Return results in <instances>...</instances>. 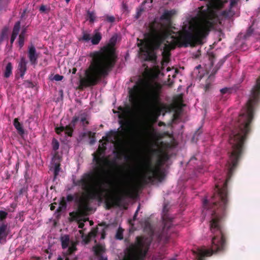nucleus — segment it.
<instances>
[{
	"mask_svg": "<svg viewBox=\"0 0 260 260\" xmlns=\"http://www.w3.org/2000/svg\"><path fill=\"white\" fill-rule=\"evenodd\" d=\"M105 147L98 148L97 153L93 154V161L96 166L94 168V173L84 174L82 178L75 182V185L81 187L86 194L80 196L76 193L74 196L69 194L66 197V201H73L78 204L76 212L69 213L71 220H78L80 217L88 215L92 211L90 200H98L101 201L103 198V193L109 191L107 187L113 185V182L110 177V172L105 169L104 165H112L116 166L115 161H110L104 156H101L104 153Z\"/></svg>",
	"mask_w": 260,
	"mask_h": 260,
	"instance_id": "f257e3e1",
	"label": "nucleus"
},
{
	"mask_svg": "<svg viewBox=\"0 0 260 260\" xmlns=\"http://www.w3.org/2000/svg\"><path fill=\"white\" fill-rule=\"evenodd\" d=\"M215 186L216 191L212 197L211 203L209 204L206 199L203 202L204 207L211 210V212L210 228L214 235L212 244L209 249H198L196 252H194L197 260H204L205 256L222 251L226 246V235L220 221L225 215L229 203L228 180L224 181L221 187L219 184H216Z\"/></svg>",
	"mask_w": 260,
	"mask_h": 260,
	"instance_id": "f03ea898",
	"label": "nucleus"
},
{
	"mask_svg": "<svg viewBox=\"0 0 260 260\" xmlns=\"http://www.w3.org/2000/svg\"><path fill=\"white\" fill-rule=\"evenodd\" d=\"M116 40L112 37L110 44L104 46L100 51L90 53L92 59L89 66L85 71L84 77L80 78V89L97 85L112 70L117 58L114 48Z\"/></svg>",
	"mask_w": 260,
	"mask_h": 260,
	"instance_id": "7ed1b4c3",
	"label": "nucleus"
},
{
	"mask_svg": "<svg viewBox=\"0 0 260 260\" xmlns=\"http://www.w3.org/2000/svg\"><path fill=\"white\" fill-rule=\"evenodd\" d=\"M219 2L214 3L206 10L201 11L200 17L193 18L189 23L188 30H183L179 32L177 38L176 44L179 47H187L201 44L203 40L217 24V19L214 9L220 8Z\"/></svg>",
	"mask_w": 260,
	"mask_h": 260,
	"instance_id": "20e7f679",
	"label": "nucleus"
},
{
	"mask_svg": "<svg viewBox=\"0 0 260 260\" xmlns=\"http://www.w3.org/2000/svg\"><path fill=\"white\" fill-rule=\"evenodd\" d=\"M170 155L166 152L159 155L155 167L152 166L151 158L149 157L145 159L142 166V183L146 185L153 182L154 180L161 181L165 178V174L161 167L170 159Z\"/></svg>",
	"mask_w": 260,
	"mask_h": 260,
	"instance_id": "39448f33",
	"label": "nucleus"
},
{
	"mask_svg": "<svg viewBox=\"0 0 260 260\" xmlns=\"http://www.w3.org/2000/svg\"><path fill=\"white\" fill-rule=\"evenodd\" d=\"M239 130L237 133H233L230 136V143L232 146L233 150L230 155L228 161V174L230 177L232 175L235 169L237 166L241 157L243 146L244 144V124L242 122L239 124Z\"/></svg>",
	"mask_w": 260,
	"mask_h": 260,
	"instance_id": "423d86ee",
	"label": "nucleus"
},
{
	"mask_svg": "<svg viewBox=\"0 0 260 260\" xmlns=\"http://www.w3.org/2000/svg\"><path fill=\"white\" fill-rule=\"evenodd\" d=\"M260 103V76L251 89L249 98L245 104V141L247 135L251 131L250 124L254 119L256 109Z\"/></svg>",
	"mask_w": 260,
	"mask_h": 260,
	"instance_id": "0eeeda50",
	"label": "nucleus"
},
{
	"mask_svg": "<svg viewBox=\"0 0 260 260\" xmlns=\"http://www.w3.org/2000/svg\"><path fill=\"white\" fill-rule=\"evenodd\" d=\"M151 243V238L137 236L134 243L125 250L124 260H144Z\"/></svg>",
	"mask_w": 260,
	"mask_h": 260,
	"instance_id": "6e6552de",
	"label": "nucleus"
},
{
	"mask_svg": "<svg viewBox=\"0 0 260 260\" xmlns=\"http://www.w3.org/2000/svg\"><path fill=\"white\" fill-rule=\"evenodd\" d=\"M142 108L144 111L151 116H159L162 108L158 91L151 88L147 92L143 100Z\"/></svg>",
	"mask_w": 260,
	"mask_h": 260,
	"instance_id": "1a4fd4ad",
	"label": "nucleus"
},
{
	"mask_svg": "<svg viewBox=\"0 0 260 260\" xmlns=\"http://www.w3.org/2000/svg\"><path fill=\"white\" fill-rule=\"evenodd\" d=\"M172 221H167L164 222L162 230L159 232L155 233L151 223L148 221H145L144 225V229L148 232L153 237L157 239L158 242L164 241L167 243L171 237V232H172Z\"/></svg>",
	"mask_w": 260,
	"mask_h": 260,
	"instance_id": "9d476101",
	"label": "nucleus"
},
{
	"mask_svg": "<svg viewBox=\"0 0 260 260\" xmlns=\"http://www.w3.org/2000/svg\"><path fill=\"white\" fill-rule=\"evenodd\" d=\"M114 196L106 195L105 204L107 209H110L114 206H119L126 197H131L132 192L128 188L117 189Z\"/></svg>",
	"mask_w": 260,
	"mask_h": 260,
	"instance_id": "9b49d317",
	"label": "nucleus"
},
{
	"mask_svg": "<svg viewBox=\"0 0 260 260\" xmlns=\"http://www.w3.org/2000/svg\"><path fill=\"white\" fill-rule=\"evenodd\" d=\"M155 23V21L153 22L150 26V30L153 34L151 44L154 49H158L167 38L168 34L166 32L158 31L157 29L154 27Z\"/></svg>",
	"mask_w": 260,
	"mask_h": 260,
	"instance_id": "f8f14e48",
	"label": "nucleus"
},
{
	"mask_svg": "<svg viewBox=\"0 0 260 260\" xmlns=\"http://www.w3.org/2000/svg\"><path fill=\"white\" fill-rule=\"evenodd\" d=\"M143 45V46L140 48V51L142 58L146 61H151L155 62L156 60V55L153 50H152L150 46L146 43H144L142 40L141 43L139 44L138 46Z\"/></svg>",
	"mask_w": 260,
	"mask_h": 260,
	"instance_id": "ddd939ff",
	"label": "nucleus"
},
{
	"mask_svg": "<svg viewBox=\"0 0 260 260\" xmlns=\"http://www.w3.org/2000/svg\"><path fill=\"white\" fill-rule=\"evenodd\" d=\"M60 241L62 249H67L66 254L71 255L73 254L76 250V245L74 243H72L71 246H69L70 242V237L68 235H64L60 237Z\"/></svg>",
	"mask_w": 260,
	"mask_h": 260,
	"instance_id": "4468645a",
	"label": "nucleus"
},
{
	"mask_svg": "<svg viewBox=\"0 0 260 260\" xmlns=\"http://www.w3.org/2000/svg\"><path fill=\"white\" fill-rule=\"evenodd\" d=\"M139 91L140 87L137 85H135L133 89H131L129 92V101L136 109H139L140 108L139 102Z\"/></svg>",
	"mask_w": 260,
	"mask_h": 260,
	"instance_id": "2eb2a0df",
	"label": "nucleus"
},
{
	"mask_svg": "<svg viewBox=\"0 0 260 260\" xmlns=\"http://www.w3.org/2000/svg\"><path fill=\"white\" fill-rule=\"evenodd\" d=\"M177 44L175 41H173L171 43L168 44H165L163 48L162 55L165 61L166 62L169 61L170 57L171 56V51L176 48Z\"/></svg>",
	"mask_w": 260,
	"mask_h": 260,
	"instance_id": "dca6fc26",
	"label": "nucleus"
},
{
	"mask_svg": "<svg viewBox=\"0 0 260 260\" xmlns=\"http://www.w3.org/2000/svg\"><path fill=\"white\" fill-rule=\"evenodd\" d=\"M27 56L31 65H36L38 63L39 54L37 53L35 47L33 45L28 47Z\"/></svg>",
	"mask_w": 260,
	"mask_h": 260,
	"instance_id": "f3484780",
	"label": "nucleus"
},
{
	"mask_svg": "<svg viewBox=\"0 0 260 260\" xmlns=\"http://www.w3.org/2000/svg\"><path fill=\"white\" fill-rule=\"evenodd\" d=\"M74 127L70 125V124L64 126H60L59 127H56L55 128V131L57 135H60L61 133L63 132H65V134L68 135L69 137H72L73 135V133L74 131Z\"/></svg>",
	"mask_w": 260,
	"mask_h": 260,
	"instance_id": "a211bd4d",
	"label": "nucleus"
},
{
	"mask_svg": "<svg viewBox=\"0 0 260 260\" xmlns=\"http://www.w3.org/2000/svg\"><path fill=\"white\" fill-rule=\"evenodd\" d=\"M238 1V0H231L229 9L222 11L220 14L218 13V16L224 18H230L232 17L234 15V13L231 9L237 3Z\"/></svg>",
	"mask_w": 260,
	"mask_h": 260,
	"instance_id": "6ab92c4d",
	"label": "nucleus"
},
{
	"mask_svg": "<svg viewBox=\"0 0 260 260\" xmlns=\"http://www.w3.org/2000/svg\"><path fill=\"white\" fill-rule=\"evenodd\" d=\"M118 135L117 131L111 130L107 133L105 136L103 137L102 140L106 143L111 142L113 143L118 139Z\"/></svg>",
	"mask_w": 260,
	"mask_h": 260,
	"instance_id": "aec40b11",
	"label": "nucleus"
},
{
	"mask_svg": "<svg viewBox=\"0 0 260 260\" xmlns=\"http://www.w3.org/2000/svg\"><path fill=\"white\" fill-rule=\"evenodd\" d=\"M27 61L24 57H22L20 59V61L18 64V70L20 72V76L21 78H23L25 72L27 70Z\"/></svg>",
	"mask_w": 260,
	"mask_h": 260,
	"instance_id": "412c9836",
	"label": "nucleus"
},
{
	"mask_svg": "<svg viewBox=\"0 0 260 260\" xmlns=\"http://www.w3.org/2000/svg\"><path fill=\"white\" fill-rule=\"evenodd\" d=\"M176 14L175 10H165L162 14L160 17L161 20H166L169 21L171 20L172 17Z\"/></svg>",
	"mask_w": 260,
	"mask_h": 260,
	"instance_id": "4be33fe9",
	"label": "nucleus"
},
{
	"mask_svg": "<svg viewBox=\"0 0 260 260\" xmlns=\"http://www.w3.org/2000/svg\"><path fill=\"white\" fill-rule=\"evenodd\" d=\"M20 28V21H17L14 25L12 34L11 37L10 42L11 44H13L15 39L16 38L17 35L19 34Z\"/></svg>",
	"mask_w": 260,
	"mask_h": 260,
	"instance_id": "5701e85b",
	"label": "nucleus"
},
{
	"mask_svg": "<svg viewBox=\"0 0 260 260\" xmlns=\"http://www.w3.org/2000/svg\"><path fill=\"white\" fill-rule=\"evenodd\" d=\"M8 228V224L4 222L0 224V243L3 239L6 238L8 235L7 230Z\"/></svg>",
	"mask_w": 260,
	"mask_h": 260,
	"instance_id": "b1692460",
	"label": "nucleus"
},
{
	"mask_svg": "<svg viewBox=\"0 0 260 260\" xmlns=\"http://www.w3.org/2000/svg\"><path fill=\"white\" fill-rule=\"evenodd\" d=\"M13 125L20 135H22L24 134V130L23 128L22 124L19 122L18 118L14 119Z\"/></svg>",
	"mask_w": 260,
	"mask_h": 260,
	"instance_id": "393cba45",
	"label": "nucleus"
},
{
	"mask_svg": "<svg viewBox=\"0 0 260 260\" xmlns=\"http://www.w3.org/2000/svg\"><path fill=\"white\" fill-rule=\"evenodd\" d=\"M13 66L11 62H9L6 66L4 71V76L8 78L12 74Z\"/></svg>",
	"mask_w": 260,
	"mask_h": 260,
	"instance_id": "a878e982",
	"label": "nucleus"
},
{
	"mask_svg": "<svg viewBox=\"0 0 260 260\" xmlns=\"http://www.w3.org/2000/svg\"><path fill=\"white\" fill-rule=\"evenodd\" d=\"M98 233V228H93L85 237L84 239L85 242L87 243L89 242L92 238H94L96 236Z\"/></svg>",
	"mask_w": 260,
	"mask_h": 260,
	"instance_id": "bb28decb",
	"label": "nucleus"
},
{
	"mask_svg": "<svg viewBox=\"0 0 260 260\" xmlns=\"http://www.w3.org/2000/svg\"><path fill=\"white\" fill-rule=\"evenodd\" d=\"M214 81V77L212 76H209L208 79L206 80L204 89L205 91H209L212 86V83Z\"/></svg>",
	"mask_w": 260,
	"mask_h": 260,
	"instance_id": "cd10ccee",
	"label": "nucleus"
},
{
	"mask_svg": "<svg viewBox=\"0 0 260 260\" xmlns=\"http://www.w3.org/2000/svg\"><path fill=\"white\" fill-rule=\"evenodd\" d=\"M93 251L94 252L95 254L100 257V260H101V257L103 252H104V248L101 245H97L93 247Z\"/></svg>",
	"mask_w": 260,
	"mask_h": 260,
	"instance_id": "c85d7f7f",
	"label": "nucleus"
},
{
	"mask_svg": "<svg viewBox=\"0 0 260 260\" xmlns=\"http://www.w3.org/2000/svg\"><path fill=\"white\" fill-rule=\"evenodd\" d=\"M102 39V36L100 32H96L95 34L91 38V42L93 45L98 44Z\"/></svg>",
	"mask_w": 260,
	"mask_h": 260,
	"instance_id": "c756f323",
	"label": "nucleus"
},
{
	"mask_svg": "<svg viewBox=\"0 0 260 260\" xmlns=\"http://www.w3.org/2000/svg\"><path fill=\"white\" fill-rule=\"evenodd\" d=\"M102 20L106 22L112 23L115 21V17L114 16L109 15L108 14H105L101 17Z\"/></svg>",
	"mask_w": 260,
	"mask_h": 260,
	"instance_id": "7c9ffc66",
	"label": "nucleus"
},
{
	"mask_svg": "<svg viewBox=\"0 0 260 260\" xmlns=\"http://www.w3.org/2000/svg\"><path fill=\"white\" fill-rule=\"evenodd\" d=\"M85 18L86 20H89L90 23H93L95 18V13L93 11H90L89 10H88L87 11Z\"/></svg>",
	"mask_w": 260,
	"mask_h": 260,
	"instance_id": "2f4dec72",
	"label": "nucleus"
},
{
	"mask_svg": "<svg viewBox=\"0 0 260 260\" xmlns=\"http://www.w3.org/2000/svg\"><path fill=\"white\" fill-rule=\"evenodd\" d=\"M54 177L53 181H55L60 170V164L59 162H54Z\"/></svg>",
	"mask_w": 260,
	"mask_h": 260,
	"instance_id": "473e14b6",
	"label": "nucleus"
},
{
	"mask_svg": "<svg viewBox=\"0 0 260 260\" xmlns=\"http://www.w3.org/2000/svg\"><path fill=\"white\" fill-rule=\"evenodd\" d=\"M88 136L89 138L90 139V141H89L90 144L93 145L96 141L95 133H93L91 131H89L88 132Z\"/></svg>",
	"mask_w": 260,
	"mask_h": 260,
	"instance_id": "72a5a7b5",
	"label": "nucleus"
},
{
	"mask_svg": "<svg viewBox=\"0 0 260 260\" xmlns=\"http://www.w3.org/2000/svg\"><path fill=\"white\" fill-rule=\"evenodd\" d=\"M25 32L24 30H22L19 36V44L20 47L24 45Z\"/></svg>",
	"mask_w": 260,
	"mask_h": 260,
	"instance_id": "f704fd0d",
	"label": "nucleus"
},
{
	"mask_svg": "<svg viewBox=\"0 0 260 260\" xmlns=\"http://www.w3.org/2000/svg\"><path fill=\"white\" fill-rule=\"evenodd\" d=\"M8 213L6 211L1 210L0 211V222L3 221L6 219L8 216Z\"/></svg>",
	"mask_w": 260,
	"mask_h": 260,
	"instance_id": "c9c22d12",
	"label": "nucleus"
},
{
	"mask_svg": "<svg viewBox=\"0 0 260 260\" xmlns=\"http://www.w3.org/2000/svg\"><path fill=\"white\" fill-rule=\"evenodd\" d=\"M52 148L54 150L56 151L59 148V142L55 139H53L52 142Z\"/></svg>",
	"mask_w": 260,
	"mask_h": 260,
	"instance_id": "e433bc0d",
	"label": "nucleus"
},
{
	"mask_svg": "<svg viewBox=\"0 0 260 260\" xmlns=\"http://www.w3.org/2000/svg\"><path fill=\"white\" fill-rule=\"evenodd\" d=\"M82 40L85 41L86 42H88L89 40H91L90 35L87 33H86L85 31H83V36L82 38L81 39Z\"/></svg>",
	"mask_w": 260,
	"mask_h": 260,
	"instance_id": "4c0bfd02",
	"label": "nucleus"
},
{
	"mask_svg": "<svg viewBox=\"0 0 260 260\" xmlns=\"http://www.w3.org/2000/svg\"><path fill=\"white\" fill-rule=\"evenodd\" d=\"M118 110L123 113L124 114H128L131 112V110L129 107L126 108H123L122 107H119L118 108Z\"/></svg>",
	"mask_w": 260,
	"mask_h": 260,
	"instance_id": "58836bf2",
	"label": "nucleus"
},
{
	"mask_svg": "<svg viewBox=\"0 0 260 260\" xmlns=\"http://www.w3.org/2000/svg\"><path fill=\"white\" fill-rule=\"evenodd\" d=\"M23 85L26 88H33L34 87V85L32 82L28 80L24 81Z\"/></svg>",
	"mask_w": 260,
	"mask_h": 260,
	"instance_id": "ea45409f",
	"label": "nucleus"
},
{
	"mask_svg": "<svg viewBox=\"0 0 260 260\" xmlns=\"http://www.w3.org/2000/svg\"><path fill=\"white\" fill-rule=\"evenodd\" d=\"M116 238L119 240L123 239V232L122 230H120L119 229L117 231L116 234Z\"/></svg>",
	"mask_w": 260,
	"mask_h": 260,
	"instance_id": "a19ab883",
	"label": "nucleus"
},
{
	"mask_svg": "<svg viewBox=\"0 0 260 260\" xmlns=\"http://www.w3.org/2000/svg\"><path fill=\"white\" fill-rule=\"evenodd\" d=\"M125 126H122V133H127L128 131H129V123L128 122H125Z\"/></svg>",
	"mask_w": 260,
	"mask_h": 260,
	"instance_id": "79ce46f5",
	"label": "nucleus"
},
{
	"mask_svg": "<svg viewBox=\"0 0 260 260\" xmlns=\"http://www.w3.org/2000/svg\"><path fill=\"white\" fill-rule=\"evenodd\" d=\"M59 206L63 208H67V201H66L64 197L61 198V200L59 202Z\"/></svg>",
	"mask_w": 260,
	"mask_h": 260,
	"instance_id": "37998d69",
	"label": "nucleus"
},
{
	"mask_svg": "<svg viewBox=\"0 0 260 260\" xmlns=\"http://www.w3.org/2000/svg\"><path fill=\"white\" fill-rule=\"evenodd\" d=\"M79 120V118L77 117H74L73 119L72 120L71 123L69 124L70 125L73 126L74 128L75 127L76 123Z\"/></svg>",
	"mask_w": 260,
	"mask_h": 260,
	"instance_id": "c03bdc74",
	"label": "nucleus"
},
{
	"mask_svg": "<svg viewBox=\"0 0 260 260\" xmlns=\"http://www.w3.org/2000/svg\"><path fill=\"white\" fill-rule=\"evenodd\" d=\"M8 31V28L7 27H5L3 29L2 31V39H4L7 36Z\"/></svg>",
	"mask_w": 260,
	"mask_h": 260,
	"instance_id": "a18cd8bd",
	"label": "nucleus"
},
{
	"mask_svg": "<svg viewBox=\"0 0 260 260\" xmlns=\"http://www.w3.org/2000/svg\"><path fill=\"white\" fill-rule=\"evenodd\" d=\"M220 91L222 94H224L227 93H231V89L227 87L222 88Z\"/></svg>",
	"mask_w": 260,
	"mask_h": 260,
	"instance_id": "49530a36",
	"label": "nucleus"
},
{
	"mask_svg": "<svg viewBox=\"0 0 260 260\" xmlns=\"http://www.w3.org/2000/svg\"><path fill=\"white\" fill-rule=\"evenodd\" d=\"M63 77L59 74H56L53 77V79L56 81H61L63 79Z\"/></svg>",
	"mask_w": 260,
	"mask_h": 260,
	"instance_id": "de8ad7c7",
	"label": "nucleus"
},
{
	"mask_svg": "<svg viewBox=\"0 0 260 260\" xmlns=\"http://www.w3.org/2000/svg\"><path fill=\"white\" fill-rule=\"evenodd\" d=\"M218 67L215 66L212 70L211 74L209 76H212L214 77V75L216 74L218 70L219 69Z\"/></svg>",
	"mask_w": 260,
	"mask_h": 260,
	"instance_id": "09e8293b",
	"label": "nucleus"
},
{
	"mask_svg": "<svg viewBox=\"0 0 260 260\" xmlns=\"http://www.w3.org/2000/svg\"><path fill=\"white\" fill-rule=\"evenodd\" d=\"M80 121L82 123L83 125H86L89 124L88 121L87 120L86 118L85 117H81Z\"/></svg>",
	"mask_w": 260,
	"mask_h": 260,
	"instance_id": "8fccbe9b",
	"label": "nucleus"
},
{
	"mask_svg": "<svg viewBox=\"0 0 260 260\" xmlns=\"http://www.w3.org/2000/svg\"><path fill=\"white\" fill-rule=\"evenodd\" d=\"M48 10V11H49V9H47L46 8V6L44 5H42L41 6V7H40V11L42 12V13H45L46 12V11Z\"/></svg>",
	"mask_w": 260,
	"mask_h": 260,
	"instance_id": "3c124183",
	"label": "nucleus"
},
{
	"mask_svg": "<svg viewBox=\"0 0 260 260\" xmlns=\"http://www.w3.org/2000/svg\"><path fill=\"white\" fill-rule=\"evenodd\" d=\"M153 2V0H145L142 4L143 6L145 5L146 4H149L148 8H150L152 7V3Z\"/></svg>",
	"mask_w": 260,
	"mask_h": 260,
	"instance_id": "603ef678",
	"label": "nucleus"
},
{
	"mask_svg": "<svg viewBox=\"0 0 260 260\" xmlns=\"http://www.w3.org/2000/svg\"><path fill=\"white\" fill-rule=\"evenodd\" d=\"M225 61V58L221 59L218 61V63L217 64V65L216 66H217L219 68H220V67L223 65V64L224 63Z\"/></svg>",
	"mask_w": 260,
	"mask_h": 260,
	"instance_id": "864d4df0",
	"label": "nucleus"
},
{
	"mask_svg": "<svg viewBox=\"0 0 260 260\" xmlns=\"http://www.w3.org/2000/svg\"><path fill=\"white\" fill-rule=\"evenodd\" d=\"M26 190H27V188L25 187H23L22 188H21L19 191V195H21V194H23V193L24 192H26Z\"/></svg>",
	"mask_w": 260,
	"mask_h": 260,
	"instance_id": "5fc2aeb1",
	"label": "nucleus"
},
{
	"mask_svg": "<svg viewBox=\"0 0 260 260\" xmlns=\"http://www.w3.org/2000/svg\"><path fill=\"white\" fill-rule=\"evenodd\" d=\"M106 236V231L104 229H103L101 231V239H104Z\"/></svg>",
	"mask_w": 260,
	"mask_h": 260,
	"instance_id": "6e6d98bb",
	"label": "nucleus"
},
{
	"mask_svg": "<svg viewBox=\"0 0 260 260\" xmlns=\"http://www.w3.org/2000/svg\"><path fill=\"white\" fill-rule=\"evenodd\" d=\"M66 208H63L61 207H60L59 206L58 208L57 209L56 211V213H58V214H59L63 210H65Z\"/></svg>",
	"mask_w": 260,
	"mask_h": 260,
	"instance_id": "4d7b16f0",
	"label": "nucleus"
},
{
	"mask_svg": "<svg viewBox=\"0 0 260 260\" xmlns=\"http://www.w3.org/2000/svg\"><path fill=\"white\" fill-rule=\"evenodd\" d=\"M215 58V56L213 54H211L210 55V60L211 62V64L212 66H213V59Z\"/></svg>",
	"mask_w": 260,
	"mask_h": 260,
	"instance_id": "13d9d810",
	"label": "nucleus"
},
{
	"mask_svg": "<svg viewBox=\"0 0 260 260\" xmlns=\"http://www.w3.org/2000/svg\"><path fill=\"white\" fill-rule=\"evenodd\" d=\"M56 203L54 202L53 203H52L51 205H50V210L51 211H53L55 210V205H56Z\"/></svg>",
	"mask_w": 260,
	"mask_h": 260,
	"instance_id": "bf43d9fd",
	"label": "nucleus"
},
{
	"mask_svg": "<svg viewBox=\"0 0 260 260\" xmlns=\"http://www.w3.org/2000/svg\"><path fill=\"white\" fill-rule=\"evenodd\" d=\"M145 10L143 7V6L142 5L141 7L139 9H138L137 11H139L142 14V12H144Z\"/></svg>",
	"mask_w": 260,
	"mask_h": 260,
	"instance_id": "052dcab7",
	"label": "nucleus"
},
{
	"mask_svg": "<svg viewBox=\"0 0 260 260\" xmlns=\"http://www.w3.org/2000/svg\"><path fill=\"white\" fill-rule=\"evenodd\" d=\"M139 209V207L138 208L137 211H136V212H135V214H134V215L133 216L134 220H135L136 218V217L137 216Z\"/></svg>",
	"mask_w": 260,
	"mask_h": 260,
	"instance_id": "680f3d73",
	"label": "nucleus"
},
{
	"mask_svg": "<svg viewBox=\"0 0 260 260\" xmlns=\"http://www.w3.org/2000/svg\"><path fill=\"white\" fill-rule=\"evenodd\" d=\"M145 130L147 132L149 131H150V130H152V131H154V128H153L152 126H150L149 127H146L145 128Z\"/></svg>",
	"mask_w": 260,
	"mask_h": 260,
	"instance_id": "e2e57ef3",
	"label": "nucleus"
},
{
	"mask_svg": "<svg viewBox=\"0 0 260 260\" xmlns=\"http://www.w3.org/2000/svg\"><path fill=\"white\" fill-rule=\"evenodd\" d=\"M84 226V223H83V222H80V223H79V226H78L79 228H80V229H82V228H83V226Z\"/></svg>",
	"mask_w": 260,
	"mask_h": 260,
	"instance_id": "0e129e2a",
	"label": "nucleus"
},
{
	"mask_svg": "<svg viewBox=\"0 0 260 260\" xmlns=\"http://www.w3.org/2000/svg\"><path fill=\"white\" fill-rule=\"evenodd\" d=\"M141 15V14L139 11H137L136 18L137 19H138L140 17Z\"/></svg>",
	"mask_w": 260,
	"mask_h": 260,
	"instance_id": "69168bd1",
	"label": "nucleus"
},
{
	"mask_svg": "<svg viewBox=\"0 0 260 260\" xmlns=\"http://www.w3.org/2000/svg\"><path fill=\"white\" fill-rule=\"evenodd\" d=\"M76 71H77V69H76V68H74L72 69V74H76Z\"/></svg>",
	"mask_w": 260,
	"mask_h": 260,
	"instance_id": "338daca9",
	"label": "nucleus"
},
{
	"mask_svg": "<svg viewBox=\"0 0 260 260\" xmlns=\"http://www.w3.org/2000/svg\"><path fill=\"white\" fill-rule=\"evenodd\" d=\"M63 258L62 257H61L60 256H59L58 257H57V260H63Z\"/></svg>",
	"mask_w": 260,
	"mask_h": 260,
	"instance_id": "774afa93",
	"label": "nucleus"
}]
</instances>
